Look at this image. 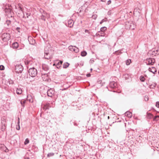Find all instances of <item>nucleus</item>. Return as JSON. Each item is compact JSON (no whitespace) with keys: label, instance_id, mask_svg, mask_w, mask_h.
I'll return each mask as SVG.
<instances>
[{"label":"nucleus","instance_id":"b1692460","mask_svg":"<svg viewBox=\"0 0 159 159\" xmlns=\"http://www.w3.org/2000/svg\"><path fill=\"white\" fill-rule=\"evenodd\" d=\"M69 64L67 62H66L64 63L63 66V68H67L69 66Z\"/></svg>","mask_w":159,"mask_h":159},{"label":"nucleus","instance_id":"49530a36","mask_svg":"<svg viewBox=\"0 0 159 159\" xmlns=\"http://www.w3.org/2000/svg\"><path fill=\"white\" fill-rule=\"evenodd\" d=\"M57 61L61 65V64H62V63L63 62V61Z\"/></svg>","mask_w":159,"mask_h":159},{"label":"nucleus","instance_id":"9b49d317","mask_svg":"<svg viewBox=\"0 0 159 159\" xmlns=\"http://www.w3.org/2000/svg\"><path fill=\"white\" fill-rule=\"evenodd\" d=\"M28 40L30 43L31 44L34 45L35 43V40L31 37H29Z\"/></svg>","mask_w":159,"mask_h":159},{"label":"nucleus","instance_id":"1a4fd4ad","mask_svg":"<svg viewBox=\"0 0 159 159\" xmlns=\"http://www.w3.org/2000/svg\"><path fill=\"white\" fill-rule=\"evenodd\" d=\"M0 150L4 151L6 152H8L9 150L3 144L0 143Z\"/></svg>","mask_w":159,"mask_h":159},{"label":"nucleus","instance_id":"de8ad7c7","mask_svg":"<svg viewBox=\"0 0 159 159\" xmlns=\"http://www.w3.org/2000/svg\"><path fill=\"white\" fill-rule=\"evenodd\" d=\"M90 76H91V74L90 73L88 74H87V75H86V76L87 77H89Z\"/></svg>","mask_w":159,"mask_h":159},{"label":"nucleus","instance_id":"a19ab883","mask_svg":"<svg viewBox=\"0 0 159 159\" xmlns=\"http://www.w3.org/2000/svg\"><path fill=\"white\" fill-rule=\"evenodd\" d=\"M94 62V60L93 58H91L89 61V62L90 63H93Z\"/></svg>","mask_w":159,"mask_h":159},{"label":"nucleus","instance_id":"052dcab7","mask_svg":"<svg viewBox=\"0 0 159 159\" xmlns=\"http://www.w3.org/2000/svg\"><path fill=\"white\" fill-rule=\"evenodd\" d=\"M158 74H159V71H158Z\"/></svg>","mask_w":159,"mask_h":159},{"label":"nucleus","instance_id":"9d476101","mask_svg":"<svg viewBox=\"0 0 159 159\" xmlns=\"http://www.w3.org/2000/svg\"><path fill=\"white\" fill-rule=\"evenodd\" d=\"M117 86V84L114 81L111 82L109 84V87L112 89L116 88Z\"/></svg>","mask_w":159,"mask_h":159},{"label":"nucleus","instance_id":"4d7b16f0","mask_svg":"<svg viewBox=\"0 0 159 159\" xmlns=\"http://www.w3.org/2000/svg\"><path fill=\"white\" fill-rule=\"evenodd\" d=\"M93 70V69H92V68H91V69H90V70Z\"/></svg>","mask_w":159,"mask_h":159},{"label":"nucleus","instance_id":"ddd939ff","mask_svg":"<svg viewBox=\"0 0 159 159\" xmlns=\"http://www.w3.org/2000/svg\"><path fill=\"white\" fill-rule=\"evenodd\" d=\"M16 94L18 95L21 94L22 92L21 89L20 88H17L16 90Z\"/></svg>","mask_w":159,"mask_h":159},{"label":"nucleus","instance_id":"a18cd8bd","mask_svg":"<svg viewBox=\"0 0 159 159\" xmlns=\"http://www.w3.org/2000/svg\"><path fill=\"white\" fill-rule=\"evenodd\" d=\"M105 21V20L104 19L102 20L100 22V24H102V23L104 21Z\"/></svg>","mask_w":159,"mask_h":159},{"label":"nucleus","instance_id":"412c9836","mask_svg":"<svg viewBox=\"0 0 159 159\" xmlns=\"http://www.w3.org/2000/svg\"><path fill=\"white\" fill-rule=\"evenodd\" d=\"M156 85L157 84L156 83H152L151 85H150V88L151 89H154Z\"/></svg>","mask_w":159,"mask_h":159},{"label":"nucleus","instance_id":"c85d7f7f","mask_svg":"<svg viewBox=\"0 0 159 159\" xmlns=\"http://www.w3.org/2000/svg\"><path fill=\"white\" fill-rule=\"evenodd\" d=\"M131 62V60L130 59H128L126 61V64L127 65H129Z\"/></svg>","mask_w":159,"mask_h":159},{"label":"nucleus","instance_id":"ea45409f","mask_svg":"<svg viewBox=\"0 0 159 159\" xmlns=\"http://www.w3.org/2000/svg\"><path fill=\"white\" fill-rule=\"evenodd\" d=\"M4 69V67L2 65L0 66V70H3Z\"/></svg>","mask_w":159,"mask_h":159},{"label":"nucleus","instance_id":"09e8293b","mask_svg":"<svg viewBox=\"0 0 159 159\" xmlns=\"http://www.w3.org/2000/svg\"><path fill=\"white\" fill-rule=\"evenodd\" d=\"M20 126L19 125V126H18V127H17L16 129L18 130H20Z\"/></svg>","mask_w":159,"mask_h":159},{"label":"nucleus","instance_id":"6e6d98bb","mask_svg":"<svg viewBox=\"0 0 159 159\" xmlns=\"http://www.w3.org/2000/svg\"><path fill=\"white\" fill-rule=\"evenodd\" d=\"M106 89H108V88L107 87V86L106 87Z\"/></svg>","mask_w":159,"mask_h":159},{"label":"nucleus","instance_id":"603ef678","mask_svg":"<svg viewBox=\"0 0 159 159\" xmlns=\"http://www.w3.org/2000/svg\"><path fill=\"white\" fill-rule=\"evenodd\" d=\"M88 30H85V32H88Z\"/></svg>","mask_w":159,"mask_h":159},{"label":"nucleus","instance_id":"c9c22d12","mask_svg":"<svg viewBox=\"0 0 159 159\" xmlns=\"http://www.w3.org/2000/svg\"><path fill=\"white\" fill-rule=\"evenodd\" d=\"M120 53V51H115V52L114 53L116 55H118Z\"/></svg>","mask_w":159,"mask_h":159},{"label":"nucleus","instance_id":"6e6552de","mask_svg":"<svg viewBox=\"0 0 159 159\" xmlns=\"http://www.w3.org/2000/svg\"><path fill=\"white\" fill-rule=\"evenodd\" d=\"M45 93H46L48 96L52 97L53 95L54 92L52 89H46Z\"/></svg>","mask_w":159,"mask_h":159},{"label":"nucleus","instance_id":"f8f14e48","mask_svg":"<svg viewBox=\"0 0 159 159\" xmlns=\"http://www.w3.org/2000/svg\"><path fill=\"white\" fill-rule=\"evenodd\" d=\"M74 22L72 19H70L68 21V26L70 28L72 27L74 25Z\"/></svg>","mask_w":159,"mask_h":159},{"label":"nucleus","instance_id":"4be33fe9","mask_svg":"<svg viewBox=\"0 0 159 159\" xmlns=\"http://www.w3.org/2000/svg\"><path fill=\"white\" fill-rule=\"evenodd\" d=\"M125 114L129 117H131L132 116L131 113L129 111H127L125 113Z\"/></svg>","mask_w":159,"mask_h":159},{"label":"nucleus","instance_id":"a211bd4d","mask_svg":"<svg viewBox=\"0 0 159 159\" xmlns=\"http://www.w3.org/2000/svg\"><path fill=\"white\" fill-rule=\"evenodd\" d=\"M18 47V44L17 42H15L12 44V47L14 48H17Z\"/></svg>","mask_w":159,"mask_h":159},{"label":"nucleus","instance_id":"5fc2aeb1","mask_svg":"<svg viewBox=\"0 0 159 159\" xmlns=\"http://www.w3.org/2000/svg\"><path fill=\"white\" fill-rule=\"evenodd\" d=\"M101 1L102 2H104V1H103V0H101Z\"/></svg>","mask_w":159,"mask_h":159},{"label":"nucleus","instance_id":"f03ea898","mask_svg":"<svg viewBox=\"0 0 159 159\" xmlns=\"http://www.w3.org/2000/svg\"><path fill=\"white\" fill-rule=\"evenodd\" d=\"M29 75L31 76L34 77L37 75V71L36 68L34 67H32L29 69Z\"/></svg>","mask_w":159,"mask_h":159},{"label":"nucleus","instance_id":"72a5a7b5","mask_svg":"<svg viewBox=\"0 0 159 159\" xmlns=\"http://www.w3.org/2000/svg\"><path fill=\"white\" fill-rule=\"evenodd\" d=\"M29 142V141L28 139H26L25 140V141L24 142V144L25 145H26Z\"/></svg>","mask_w":159,"mask_h":159},{"label":"nucleus","instance_id":"423d86ee","mask_svg":"<svg viewBox=\"0 0 159 159\" xmlns=\"http://www.w3.org/2000/svg\"><path fill=\"white\" fill-rule=\"evenodd\" d=\"M47 49V48H45L44 57L45 59H49L51 58V56L49 53V50L48 51L46 50Z\"/></svg>","mask_w":159,"mask_h":159},{"label":"nucleus","instance_id":"0eeeda50","mask_svg":"<svg viewBox=\"0 0 159 159\" xmlns=\"http://www.w3.org/2000/svg\"><path fill=\"white\" fill-rule=\"evenodd\" d=\"M68 48L70 51H74L75 53H77L79 52V48L75 46L71 45Z\"/></svg>","mask_w":159,"mask_h":159},{"label":"nucleus","instance_id":"cd10ccee","mask_svg":"<svg viewBox=\"0 0 159 159\" xmlns=\"http://www.w3.org/2000/svg\"><path fill=\"white\" fill-rule=\"evenodd\" d=\"M18 9L19 10V11L20 13L21 12H22L23 13V8H22L20 6H19L18 7Z\"/></svg>","mask_w":159,"mask_h":159},{"label":"nucleus","instance_id":"2eb2a0df","mask_svg":"<svg viewBox=\"0 0 159 159\" xmlns=\"http://www.w3.org/2000/svg\"><path fill=\"white\" fill-rule=\"evenodd\" d=\"M97 85L98 87H101L103 85V83L101 80H99L98 81Z\"/></svg>","mask_w":159,"mask_h":159},{"label":"nucleus","instance_id":"58836bf2","mask_svg":"<svg viewBox=\"0 0 159 159\" xmlns=\"http://www.w3.org/2000/svg\"><path fill=\"white\" fill-rule=\"evenodd\" d=\"M144 100L146 101H147L148 100V96H145L144 97Z\"/></svg>","mask_w":159,"mask_h":159},{"label":"nucleus","instance_id":"4468645a","mask_svg":"<svg viewBox=\"0 0 159 159\" xmlns=\"http://www.w3.org/2000/svg\"><path fill=\"white\" fill-rule=\"evenodd\" d=\"M149 70L154 74H155V73L157 72V70L156 69L153 67H152L151 68H149Z\"/></svg>","mask_w":159,"mask_h":159},{"label":"nucleus","instance_id":"a878e982","mask_svg":"<svg viewBox=\"0 0 159 159\" xmlns=\"http://www.w3.org/2000/svg\"><path fill=\"white\" fill-rule=\"evenodd\" d=\"M87 54V52L86 51H83L81 52V56L82 57H84Z\"/></svg>","mask_w":159,"mask_h":159},{"label":"nucleus","instance_id":"79ce46f5","mask_svg":"<svg viewBox=\"0 0 159 159\" xmlns=\"http://www.w3.org/2000/svg\"><path fill=\"white\" fill-rule=\"evenodd\" d=\"M156 106L157 107L159 108V102H156Z\"/></svg>","mask_w":159,"mask_h":159},{"label":"nucleus","instance_id":"aec40b11","mask_svg":"<svg viewBox=\"0 0 159 159\" xmlns=\"http://www.w3.org/2000/svg\"><path fill=\"white\" fill-rule=\"evenodd\" d=\"M54 65H56V67L57 68H59L61 66L60 64L57 61L54 64L53 66Z\"/></svg>","mask_w":159,"mask_h":159},{"label":"nucleus","instance_id":"8fccbe9b","mask_svg":"<svg viewBox=\"0 0 159 159\" xmlns=\"http://www.w3.org/2000/svg\"><path fill=\"white\" fill-rule=\"evenodd\" d=\"M18 121L17 122V124L18 125L20 123V121H19L20 119L19 118H18Z\"/></svg>","mask_w":159,"mask_h":159},{"label":"nucleus","instance_id":"20e7f679","mask_svg":"<svg viewBox=\"0 0 159 159\" xmlns=\"http://www.w3.org/2000/svg\"><path fill=\"white\" fill-rule=\"evenodd\" d=\"M10 37L9 33H4L2 35V40L4 42L7 41L10 39Z\"/></svg>","mask_w":159,"mask_h":159},{"label":"nucleus","instance_id":"4c0bfd02","mask_svg":"<svg viewBox=\"0 0 159 159\" xmlns=\"http://www.w3.org/2000/svg\"><path fill=\"white\" fill-rule=\"evenodd\" d=\"M97 17L96 15H93L92 16V17L94 19H96Z\"/></svg>","mask_w":159,"mask_h":159},{"label":"nucleus","instance_id":"6ab92c4d","mask_svg":"<svg viewBox=\"0 0 159 159\" xmlns=\"http://www.w3.org/2000/svg\"><path fill=\"white\" fill-rule=\"evenodd\" d=\"M147 117L149 119H151L153 117V115L150 113H147Z\"/></svg>","mask_w":159,"mask_h":159},{"label":"nucleus","instance_id":"5701e85b","mask_svg":"<svg viewBox=\"0 0 159 159\" xmlns=\"http://www.w3.org/2000/svg\"><path fill=\"white\" fill-rule=\"evenodd\" d=\"M159 120V116H155L153 118V120L155 121H157Z\"/></svg>","mask_w":159,"mask_h":159},{"label":"nucleus","instance_id":"864d4df0","mask_svg":"<svg viewBox=\"0 0 159 159\" xmlns=\"http://www.w3.org/2000/svg\"><path fill=\"white\" fill-rule=\"evenodd\" d=\"M107 118H108V119H109L110 117L109 116H108V117H107Z\"/></svg>","mask_w":159,"mask_h":159},{"label":"nucleus","instance_id":"c756f323","mask_svg":"<svg viewBox=\"0 0 159 159\" xmlns=\"http://www.w3.org/2000/svg\"><path fill=\"white\" fill-rule=\"evenodd\" d=\"M140 80L142 82H144L145 80V78L143 76H141L140 77Z\"/></svg>","mask_w":159,"mask_h":159},{"label":"nucleus","instance_id":"bb28decb","mask_svg":"<svg viewBox=\"0 0 159 159\" xmlns=\"http://www.w3.org/2000/svg\"><path fill=\"white\" fill-rule=\"evenodd\" d=\"M54 153L53 152H50L48 153L47 155V157H48L53 156L54 155Z\"/></svg>","mask_w":159,"mask_h":159},{"label":"nucleus","instance_id":"c03bdc74","mask_svg":"<svg viewBox=\"0 0 159 159\" xmlns=\"http://www.w3.org/2000/svg\"><path fill=\"white\" fill-rule=\"evenodd\" d=\"M111 2V0H109L107 1V4L109 5L110 4Z\"/></svg>","mask_w":159,"mask_h":159},{"label":"nucleus","instance_id":"e433bc0d","mask_svg":"<svg viewBox=\"0 0 159 159\" xmlns=\"http://www.w3.org/2000/svg\"><path fill=\"white\" fill-rule=\"evenodd\" d=\"M49 104H48L47 105L43 107V108L45 110H46L48 109V106Z\"/></svg>","mask_w":159,"mask_h":159},{"label":"nucleus","instance_id":"7c9ffc66","mask_svg":"<svg viewBox=\"0 0 159 159\" xmlns=\"http://www.w3.org/2000/svg\"><path fill=\"white\" fill-rule=\"evenodd\" d=\"M106 29H107V28L106 27H103L101 28V30L102 31H103V32L106 30Z\"/></svg>","mask_w":159,"mask_h":159},{"label":"nucleus","instance_id":"f704fd0d","mask_svg":"<svg viewBox=\"0 0 159 159\" xmlns=\"http://www.w3.org/2000/svg\"><path fill=\"white\" fill-rule=\"evenodd\" d=\"M40 18L43 20H45V18L43 15H42L40 16Z\"/></svg>","mask_w":159,"mask_h":159},{"label":"nucleus","instance_id":"39448f33","mask_svg":"<svg viewBox=\"0 0 159 159\" xmlns=\"http://www.w3.org/2000/svg\"><path fill=\"white\" fill-rule=\"evenodd\" d=\"M155 61L154 58H149L146 59V63L147 65H152L155 62Z\"/></svg>","mask_w":159,"mask_h":159},{"label":"nucleus","instance_id":"dca6fc26","mask_svg":"<svg viewBox=\"0 0 159 159\" xmlns=\"http://www.w3.org/2000/svg\"><path fill=\"white\" fill-rule=\"evenodd\" d=\"M6 82L9 85H13L14 83L13 80H11V79H9L6 80Z\"/></svg>","mask_w":159,"mask_h":159},{"label":"nucleus","instance_id":"bf43d9fd","mask_svg":"<svg viewBox=\"0 0 159 159\" xmlns=\"http://www.w3.org/2000/svg\"><path fill=\"white\" fill-rule=\"evenodd\" d=\"M25 159H30L29 158H25Z\"/></svg>","mask_w":159,"mask_h":159},{"label":"nucleus","instance_id":"3c124183","mask_svg":"<svg viewBox=\"0 0 159 159\" xmlns=\"http://www.w3.org/2000/svg\"><path fill=\"white\" fill-rule=\"evenodd\" d=\"M129 28H130V29H134V28H132V27H131V25H130V27H129Z\"/></svg>","mask_w":159,"mask_h":159},{"label":"nucleus","instance_id":"7ed1b4c3","mask_svg":"<svg viewBox=\"0 0 159 159\" xmlns=\"http://www.w3.org/2000/svg\"><path fill=\"white\" fill-rule=\"evenodd\" d=\"M23 70L22 66L20 64L16 65L15 66V71L17 73H20Z\"/></svg>","mask_w":159,"mask_h":159},{"label":"nucleus","instance_id":"f3484780","mask_svg":"<svg viewBox=\"0 0 159 159\" xmlns=\"http://www.w3.org/2000/svg\"><path fill=\"white\" fill-rule=\"evenodd\" d=\"M153 52H154V54H158L159 53V50H155V49H152V51H150L149 52L150 53H152Z\"/></svg>","mask_w":159,"mask_h":159},{"label":"nucleus","instance_id":"f257e3e1","mask_svg":"<svg viewBox=\"0 0 159 159\" xmlns=\"http://www.w3.org/2000/svg\"><path fill=\"white\" fill-rule=\"evenodd\" d=\"M42 69L41 70V74L42 75H46L48 76V74L49 73V68L48 66L45 64H43L42 65Z\"/></svg>","mask_w":159,"mask_h":159},{"label":"nucleus","instance_id":"473e14b6","mask_svg":"<svg viewBox=\"0 0 159 159\" xmlns=\"http://www.w3.org/2000/svg\"><path fill=\"white\" fill-rule=\"evenodd\" d=\"M6 128V127L5 125H4L2 126L1 129L2 131H4L5 130Z\"/></svg>","mask_w":159,"mask_h":159},{"label":"nucleus","instance_id":"37998d69","mask_svg":"<svg viewBox=\"0 0 159 159\" xmlns=\"http://www.w3.org/2000/svg\"><path fill=\"white\" fill-rule=\"evenodd\" d=\"M20 27H17L16 29V30L18 32H20Z\"/></svg>","mask_w":159,"mask_h":159},{"label":"nucleus","instance_id":"13d9d810","mask_svg":"<svg viewBox=\"0 0 159 159\" xmlns=\"http://www.w3.org/2000/svg\"><path fill=\"white\" fill-rule=\"evenodd\" d=\"M44 90H45V92H44V94H45L46 93H45V91L46 90H45V89H44Z\"/></svg>","mask_w":159,"mask_h":159},{"label":"nucleus","instance_id":"393cba45","mask_svg":"<svg viewBox=\"0 0 159 159\" xmlns=\"http://www.w3.org/2000/svg\"><path fill=\"white\" fill-rule=\"evenodd\" d=\"M23 17L25 18H28L29 16H30V13H26L25 15V14L24 13H23Z\"/></svg>","mask_w":159,"mask_h":159},{"label":"nucleus","instance_id":"2f4dec72","mask_svg":"<svg viewBox=\"0 0 159 159\" xmlns=\"http://www.w3.org/2000/svg\"><path fill=\"white\" fill-rule=\"evenodd\" d=\"M20 103L21 104V105L24 106V104L25 103V100H22L20 101Z\"/></svg>","mask_w":159,"mask_h":159}]
</instances>
